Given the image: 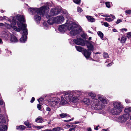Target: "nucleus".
I'll return each instance as SVG.
<instances>
[{
  "label": "nucleus",
  "mask_w": 131,
  "mask_h": 131,
  "mask_svg": "<svg viewBox=\"0 0 131 131\" xmlns=\"http://www.w3.org/2000/svg\"><path fill=\"white\" fill-rule=\"evenodd\" d=\"M26 27V24H24L22 25V28L20 29V31L22 30L23 31L22 37L20 40V42H24L26 40L27 38V35L28 34V32Z\"/></svg>",
  "instance_id": "7"
},
{
  "label": "nucleus",
  "mask_w": 131,
  "mask_h": 131,
  "mask_svg": "<svg viewBox=\"0 0 131 131\" xmlns=\"http://www.w3.org/2000/svg\"><path fill=\"white\" fill-rule=\"evenodd\" d=\"M94 129L96 130H97L98 129V127L97 126L95 128H94Z\"/></svg>",
  "instance_id": "63"
},
{
  "label": "nucleus",
  "mask_w": 131,
  "mask_h": 131,
  "mask_svg": "<svg viewBox=\"0 0 131 131\" xmlns=\"http://www.w3.org/2000/svg\"><path fill=\"white\" fill-rule=\"evenodd\" d=\"M35 98L34 97H32L31 101H30V102L31 103H32L34 102V101H35Z\"/></svg>",
  "instance_id": "46"
},
{
  "label": "nucleus",
  "mask_w": 131,
  "mask_h": 131,
  "mask_svg": "<svg viewBox=\"0 0 131 131\" xmlns=\"http://www.w3.org/2000/svg\"><path fill=\"white\" fill-rule=\"evenodd\" d=\"M88 131H91V128H89Z\"/></svg>",
  "instance_id": "64"
},
{
  "label": "nucleus",
  "mask_w": 131,
  "mask_h": 131,
  "mask_svg": "<svg viewBox=\"0 0 131 131\" xmlns=\"http://www.w3.org/2000/svg\"><path fill=\"white\" fill-rule=\"evenodd\" d=\"M129 116L128 113L124 114L117 118V121L121 123L125 122L128 119Z\"/></svg>",
  "instance_id": "10"
},
{
  "label": "nucleus",
  "mask_w": 131,
  "mask_h": 131,
  "mask_svg": "<svg viewBox=\"0 0 131 131\" xmlns=\"http://www.w3.org/2000/svg\"><path fill=\"white\" fill-rule=\"evenodd\" d=\"M105 20H106L107 21H109V22L111 21H112L113 20L111 18H105Z\"/></svg>",
  "instance_id": "38"
},
{
  "label": "nucleus",
  "mask_w": 131,
  "mask_h": 131,
  "mask_svg": "<svg viewBox=\"0 0 131 131\" xmlns=\"http://www.w3.org/2000/svg\"><path fill=\"white\" fill-rule=\"evenodd\" d=\"M3 19V17H0V20H2Z\"/></svg>",
  "instance_id": "59"
},
{
  "label": "nucleus",
  "mask_w": 131,
  "mask_h": 131,
  "mask_svg": "<svg viewBox=\"0 0 131 131\" xmlns=\"http://www.w3.org/2000/svg\"><path fill=\"white\" fill-rule=\"evenodd\" d=\"M5 24H3L2 23H0V27H5Z\"/></svg>",
  "instance_id": "48"
},
{
  "label": "nucleus",
  "mask_w": 131,
  "mask_h": 131,
  "mask_svg": "<svg viewBox=\"0 0 131 131\" xmlns=\"http://www.w3.org/2000/svg\"><path fill=\"white\" fill-rule=\"evenodd\" d=\"M86 17L88 20L90 22H93L95 21V19L91 16H86Z\"/></svg>",
  "instance_id": "24"
},
{
  "label": "nucleus",
  "mask_w": 131,
  "mask_h": 131,
  "mask_svg": "<svg viewBox=\"0 0 131 131\" xmlns=\"http://www.w3.org/2000/svg\"><path fill=\"white\" fill-rule=\"evenodd\" d=\"M113 107L110 110L111 113L113 115H118L121 113L124 108L122 104L119 102H114L113 103Z\"/></svg>",
  "instance_id": "5"
},
{
  "label": "nucleus",
  "mask_w": 131,
  "mask_h": 131,
  "mask_svg": "<svg viewBox=\"0 0 131 131\" xmlns=\"http://www.w3.org/2000/svg\"><path fill=\"white\" fill-rule=\"evenodd\" d=\"M7 20L10 24L5 23V27L7 29L12 28L17 32L20 31V29L22 28V25L25 21L24 16L19 15L15 17L11 16L10 18H8Z\"/></svg>",
  "instance_id": "1"
},
{
  "label": "nucleus",
  "mask_w": 131,
  "mask_h": 131,
  "mask_svg": "<svg viewBox=\"0 0 131 131\" xmlns=\"http://www.w3.org/2000/svg\"><path fill=\"white\" fill-rule=\"evenodd\" d=\"M83 102L84 103L86 104H90L91 102L89 99L85 98L83 100Z\"/></svg>",
  "instance_id": "21"
},
{
  "label": "nucleus",
  "mask_w": 131,
  "mask_h": 131,
  "mask_svg": "<svg viewBox=\"0 0 131 131\" xmlns=\"http://www.w3.org/2000/svg\"><path fill=\"white\" fill-rule=\"evenodd\" d=\"M60 116L62 118L70 117V116L69 114L66 113L61 114H60Z\"/></svg>",
  "instance_id": "25"
},
{
  "label": "nucleus",
  "mask_w": 131,
  "mask_h": 131,
  "mask_svg": "<svg viewBox=\"0 0 131 131\" xmlns=\"http://www.w3.org/2000/svg\"><path fill=\"white\" fill-rule=\"evenodd\" d=\"M1 34L2 37L7 39H8L9 38L10 35V34L9 32L5 31H2Z\"/></svg>",
  "instance_id": "14"
},
{
  "label": "nucleus",
  "mask_w": 131,
  "mask_h": 131,
  "mask_svg": "<svg viewBox=\"0 0 131 131\" xmlns=\"http://www.w3.org/2000/svg\"><path fill=\"white\" fill-rule=\"evenodd\" d=\"M113 31L114 32H116L117 31L116 29H113Z\"/></svg>",
  "instance_id": "60"
},
{
  "label": "nucleus",
  "mask_w": 131,
  "mask_h": 131,
  "mask_svg": "<svg viewBox=\"0 0 131 131\" xmlns=\"http://www.w3.org/2000/svg\"><path fill=\"white\" fill-rule=\"evenodd\" d=\"M122 21L120 19H118L116 23V24H118Z\"/></svg>",
  "instance_id": "43"
},
{
  "label": "nucleus",
  "mask_w": 131,
  "mask_h": 131,
  "mask_svg": "<svg viewBox=\"0 0 131 131\" xmlns=\"http://www.w3.org/2000/svg\"><path fill=\"white\" fill-rule=\"evenodd\" d=\"M66 126L68 128H70V125H66Z\"/></svg>",
  "instance_id": "57"
},
{
  "label": "nucleus",
  "mask_w": 131,
  "mask_h": 131,
  "mask_svg": "<svg viewBox=\"0 0 131 131\" xmlns=\"http://www.w3.org/2000/svg\"><path fill=\"white\" fill-rule=\"evenodd\" d=\"M112 63H110L109 64H108L107 65V67L110 66L112 65Z\"/></svg>",
  "instance_id": "56"
},
{
  "label": "nucleus",
  "mask_w": 131,
  "mask_h": 131,
  "mask_svg": "<svg viewBox=\"0 0 131 131\" xmlns=\"http://www.w3.org/2000/svg\"><path fill=\"white\" fill-rule=\"evenodd\" d=\"M77 11L79 13H81L82 11L83 10L80 7H78L77 9Z\"/></svg>",
  "instance_id": "36"
},
{
  "label": "nucleus",
  "mask_w": 131,
  "mask_h": 131,
  "mask_svg": "<svg viewBox=\"0 0 131 131\" xmlns=\"http://www.w3.org/2000/svg\"><path fill=\"white\" fill-rule=\"evenodd\" d=\"M86 41L81 38H77L73 40L74 42L77 45L82 46H84L85 44Z\"/></svg>",
  "instance_id": "11"
},
{
  "label": "nucleus",
  "mask_w": 131,
  "mask_h": 131,
  "mask_svg": "<svg viewBox=\"0 0 131 131\" xmlns=\"http://www.w3.org/2000/svg\"><path fill=\"white\" fill-rule=\"evenodd\" d=\"M127 37L129 38L131 37V32H129L127 33Z\"/></svg>",
  "instance_id": "42"
},
{
  "label": "nucleus",
  "mask_w": 131,
  "mask_h": 131,
  "mask_svg": "<svg viewBox=\"0 0 131 131\" xmlns=\"http://www.w3.org/2000/svg\"><path fill=\"white\" fill-rule=\"evenodd\" d=\"M75 48L79 52H81L84 50L82 47L80 46H76Z\"/></svg>",
  "instance_id": "27"
},
{
  "label": "nucleus",
  "mask_w": 131,
  "mask_h": 131,
  "mask_svg": "<svg viewBox=\"0 0 131 131\" xmlns=\"http://www.w3.org/2000/svg\"><path fill=\"white\" fill-rule=\"evenodd\" d=\"M110 15L112 17V18H113L114 19H115V16H114V15H112V14H111Z\"/></svg>",
  "instance_id": "55"
},
{
  "label": "nucleus",
  "mask_w": 131,
  "mask_h": 131,
  "mask_svg": "<svg viewBox=\"0 0 131 131\" xmlns=\"http://www.w3.org/2000/svg\"><path fill=\"white\" fill-rule=\"evenodd\" d=\"M56 24H60L64 21V18L62 16H59L55 17Z\"/></svg>",
  "instance_id": "12"
},
{
  "label": "nucleus",
  "mask_w": 131,
  "mask_h": 131,
  "mask_svg": "<svg viewBox=\"0 0 131 131\" xmlns=\"http://www.w3.org/2000/svg\"><path fill=\"white\" fill-rule=\"evenodd\" d=\"M124 111L125 112L128 113L131 112V107H126L125 108Z\"/></svg>",
  "instance_id": "30"
},
{
  "label": "nucleus",
  "mask_w": 131,
  "mask_h": 131,
  "mask_svg": "<svg viewBox=\"0 0 131 131\" xmlns=\"http://www.w3.org/2000/svg\"><path fill=\"white\" fill-rule=\"evenodd\" d=\"M40 15H39L38 14H36L34 16V18L35 21L36 22H38L40 20L41 17Z\"/></svg>",
  "instance_id": "17"
},
{
  "label": "nucleus",
  "mask_w": 131,
  "mask_h": 131,
  "mask_svg": "<svg viewBox=\"0 0 131 131\" xmlns=\"http://www.w3.org/2000/svg\"><path fill=\"white\" fill-rule=\"evenodd\" d=\"M16 128L18 130H23L25 129V127L23 125H20L17 126Z\"/></svg>",
  "instance_id": "26"
},
{
  "label": "nucleus",
  "mask_w": 131,
  "mask_h": 131,
  "mask_svg": "<svg viewBox=\"0 0 131 131\" xmlns=\"http://www.w3.org/2000/svg\"><path fill=\"white\" fill-rule=\"evenodd\" d=\"M47 22L50 25L56 24L55 17L50 18L48 20Z\"/></svg>",
  "instance_id": "16"
},
{
  "label": "nucleus",
  "mask_w": 131,
  "mask_h": 131,
  "mask_svg": "<svg viewBox=\"0 0 131 131\" xmlns=\"http://www.w3.org/2000/svg\"><path fill=\"white\" fill-rule=\"evenodd\" d=\"M85 44L86 45L89 50H94V47L93 46L95 45V43L94 42H90L88 41H86Z\"/></svg>",
  "instance_id": "13"
},
{
  "label": "nucleus",
  "mask_w": 131,
  "mask_h": 131,
  "mask_svg": "<svg viewBox=\"0 0 131 131\" xmlns=\"http://www.w3.org/2000/svg\"><path fill=\"white\" fill-rule=\"evenodd\" d=\"M97 34L98 36L100 37L101 39H103V34L100 31H99L97 32Z\"/></svg>",
  "instance_id": "29"
},
{
  "label": "nucleus",
  "mask_w": 131,
  "mask_h": 131,
  "mask_svg": "<svg viewBox=\"0 0 131 131\" xmlns=\"http://www.w3.org/2000/svg\"><path fill=\"white\" fill-rule=\"evenodd\" d=\"M51 110V108L49 107H47L46 108V110L47 111L49 112Z\"/></svg>",
  "instance_id": "45"
},
{
  "label": "nucleus",
  "mask_w": 131,
  "mask_h": 131,
  "mask_svg": "<svg viewBox=\"0 0 131 131\" xmlns=\"http://www.w3.org/2000/svg\"><path fill=\"white\" fill-rule=\"evenodd\" d=\"M36 122L37 123H41L43 122V119L41 117L39 116L36 119Z\"/></svg>",
  "instance_id": "23"
},
{
  "label": "nucleus",
  "mask_w": 131,
  "mask_h": 131,
  "mask_svg": "<svg viewBox=\"0 0 131 131\" xmlns=\"http://www.w3.org/2000/svg\"><path fill=\"white\" fill-rule=\"evenodd\" d=\"M10 41L12 42H17L18 40L16 37L13 35H11Z\"/></svg>",
  "instance_id": "20"
},
{
  "label": "nucleus",
  "mask_w": 131,
  "mask_h": 131,
  "mask_svg": "<svg viewBox=\"0 0 131 131\" xmlns=\"http://www.w3.org/2000/svg\"><path fill=\"white\" fill-rule=\"evenodd\" d=\"M42 131H52V130H51V129H47L45 130H42Z\"/></svg>",
  "instance_id": "53"
},
{
  "label": "nucleus",
  "mask_w": 131,
  "mask_h": 131,
  "mask_svg": "<svg viewBox=\"0 0 131 131\" xmlns=\"http://www.w3.org/2000/svg\"><path fill=\"white\" fill-rule=\"evenodd\" d=\"M103 25L106 27H109L110 26L108 24L107 22H104Z\"/></svg>",
  "instance_id": "40"
},
{
  "label": "nucleus",
  "mask_w": 131,
  "mask_h": 131,
  "mask_svg": "<svg viewBox=\"0 0 131 131\" xmlns=\"http://www.w3.org/2000/svg\"><path fill=\"white\" fill-rule=\"evenodd\" d=\"M91 53V51L89 50L85 49L84 50L83 55L87 59L90 57Z\"/></svg>",
  "instance_id": "15"
},
{
  "label": "nucleus",
  "mask_w": 131,
  "mask_h": 131,
  "mask_svg": "<svg viewBox=\"0 0 131 131\" xmlns=\"http://www.w3.org/2000/svg\"><path fill=\"white\" fill-rule=\"evenodd\" d=\"M78 92L76 91H69L64 93V97L68 101L76 105L78 103L79 100V96L75 95Z\"/></svg>",
  "instance_id": "4"
},
{
  "label": "nucleus",
  "mask_w": 131,
  "mask_h": 131,
  "mask_svg": "<svg viewBox=\"0 0 131 131\" xmlns=\"http://www.w3.org/2000/svg\"><path fill=\"white\" fill-rule=\"evenodd\" d=\"M105 4L106 5V6L108 7V8H110V2H106L105 3Z\"/></svg>",
  "instance_id": "37"
},
{
  "label": "nucleus",
  "mask_w": 131,
  "mask_h": 131,
  "mask_svg": "<svg viewBox=\"0 0 131 131\" xmlns=\"http://www.w3.org/2000/svg\"><path fill=\"white\" fill-rule=\"evenodd\" d=\"M37 107L39 110H40L41 108V106L40 105L38 104L37 105Z\"/></svg>",
  "instance_id": "47"
},
{
  "label": "nucleus",
  "mask_w": 131,
  "mask_h": 131,
  "mask_svg": "<svg viewBox=\"0 0 131 131\" xmlns=\"http://www.w3.org/2000/svg\"><path fill=\"white\" fill-rule=\"evenodd\" d=\"M43 99L42 98H40L38 100V101L39 102V103H40V101H42Z\"/></svg>",
  "instance_id": "44"
},
{
  "label": "nucleus",
  "mask_w": 131,
  "mask_h": 131,
  "mask_svg": "<svg viewBox=\"0 0 131 131\" xmlns=\"http://www.w3.org/2000/svg\"><path fill=\"white\" fill-rule=\"evenodd\" d=\"M43 24L44 25H45V26H46V27H47V24H46V22H45L44 23H43Z\"/></svg>",
  "instance_id": "61"
},
{
  "label": "nucleus",
  "mask_w": 131,
  "mask_h": 131,
  "mask_svg": "<svg viewBox=\"0 0 131 131\" xmlns=\"http://www.w3.org/2000/svg\"><path fill=\"white\" fill-rule=\"evenodd\" d=\"M61 9L62 8L60 7L52 8L50 10V15H47L46 16L47 18H48L51 16L57 15L60 12Z\"/></svg>",
  "instance_id": "8"
},
{
  "label": "nucleus",
  "mask_w": 131,
  "mask_h": 131,
  "mask_svg": "<svg viewBox=\"0 0 131 131\" xmlns=\"http://www.w3.org/2000/svg\"><path fill=\"white\" fill-rule=\"evenodd\" d=\"M68 29L71 30L70 33L71 36H74L82 31L80 26L73 21H68L64 24L60 25L59 30L62 32H64Z\"/></svg>",
  "instance_id": "2"
},
{
  "label": "nucleus",
  "mask_w": 131,
  "mask_h": 131,
  "mask_svg": "<svg viewBox=\"0 0 131 131\" xmlns=\"http://www.w3.org/2000/svg\"><path fill=\"white\" fill-rule=\"evenodd\" d=\"M33 127L34 128L37 129V126H33Z\"/></svg>",
  "instance_id": "62"
},
{
  "label": "nucleus",
  "mask_w": 131,
  "mask_h": 131,
  "mask_svg": "<svg viewBox=\"0 0 131 131\" xmlns=\"http://www.w3.org/2000/svg\"><path fill=\"white\" fill-rule=\"evenodd\" d=\"M48 8L47 6H43L39 9L31 8L29 9V11L31 14H37L39 15H42V16H44L45 15Z\"/></svg>",
  "instance_id": "6"
},
{
  "label": "nucleus",
  "mask_w": 131,
  "mask_h": 131,
  "mask_svg": "<svg viewBox=\"0 0 131 131\" xmlns=\"http://www.w3.org/2000/svg\"><path fill=\"white\" fill-rule=\"evenodd\" d=\"M64 95L63 96H62L61 97V101L60 103V105H63L66 104L67 103V102L64 99Z\"/></svg>",
  "instance_id": "18"
},
{
  "label": "nucleus",
  "mask_w": 131,
  "mask_h": 131,
  "mask_svg": "<svg viewBox=\"0 0 131 131\" xmlns=\"http://www.w3.org/2000/svg\"><path fill=\"white\" fill-rule=\"evenodd\" d=\"M126 40V38L125 36H123L122 37L121 40V43H124L125 42Z\"/></svg>",
  "instance_id": "28"
},
{
  "label": "nucleus",
  "mask_w": 131,
  "mask_h": 131,
  "mask_svg": "<svg viewBox=\"0 0 131 131\" xmlns=\"http://www.w3.org/2000/svg\"><path fill=\"white\" fill-rule=\"evenodd\" d=\"M60 99L57 97H51L49 101V104L51 107H54L57 105L59 102Z\"/></svg>",
  "instance_id": "9"
},
{
  "label": "nucleus",
  "mask_w": 131,
  "mask_h": 131,
  "mask_svg": "<svg viewBox=\"0 0 131 131\" xmlns=\"http://www.w3.org/2000/svg\"><path fill=\"white\" fill-rule=\"evenodd\" d=\"M77 125H72V127H73V128H70L69 131H75V129H74V128L76 127Z\"/></svg>",
  "instance_id": "34"
},
{
  "label": "nucleus",
  "mask_w": 131,
  "mask_h": 131,
  "mask_svg": "<svg viewBox=\"0 0 131 131\" xmlns=\"http://www.w3.org/2000/svg\"><path fill=\"white\" fill-rule=\"evenodd\" d=\"M103 56L105 58H107L109 57V56L108 54L106 52L103 53Z\"/></svg>",
  "instance_id": "33"
},
{
  "label": "nucleus",
  "mask_w": 131,
  "mask_h": 131,
  "mask_svg": "<svg viewBox=\"0 0 131 131\" xmlns=\"http://www.w3.org/2000/svg\"><path fill=\"white\" fill-rule=\"evenodd\" d=\"M81 36L83 38H85V35L84 34L82 35Z\"/></svg>",
  "instance_id": "54"
},
{
  "label": "nucleus",
  "mask_w": 131,
  "mask_h": 131,
  "mask_svg": "<svg viewBox=\"0 0 131 131\" xmlns=\"http://www.w3.org/2000/svg\"><path fill=\"white\" fill-rule=\"evenodd\" d=\"M88 95L92 97V102L95 105L97 109L101 110L104 107V105L107 104L108 101L105 97L102 95H99L97 97L96 96V94L93 92H91L88 93Z\"/></svg>",
  "instance_id": "3"
},
{
  "label": "nucleus",
  "mask_w": 131,
  "mask_h": 131,
  "mask_svg": "<svg viewBox=\"0 0 131 131\" xmlns=\"http://www.w3.org/2000/svg\"><path fill=\"white\" fill-rule=\"evenodd\" d=\"M125 12L126 13L130 14H131V10H126Z\"/></svg>",
  "instance_id": "39"
},
{
  "label": "nucleus",
  "mask_w": 131,
  "mask_h": 131,
  "mask_svg": "<svg viewBox=\"0 0 131 131\" xmlns=\"http://www.w3.org/2000/svg\"><path fill=\"white\" fill-rule=\"evenodd\" d=\"M121 30L122 31H127V30L126 29V28H123V29H121Z\"/></svg>",
  "instance_id": "52"
},
{
  "label": "nucleus",
  "mask_w": 131,
  "mask_h": 131,
  "mask_svg": "<svg viewBox=\"0 0 131 131\" xmlns=\"http://www.w3.org/2000/svg\"><path fill=\"white\" fill-rule=\"evenodd\" d=\"M43 127L44 126H37V129H40L43 128Z\"/></svg>",
  "instance_id": "41"
},
{
  "label": "nucleus",
  "mask_w": 131,
  "mask_h": 131,
  "mask_svg": "<svg viewBox=\"0 0 131 131\" xmlns=\"http://www.w3.org/2000/svg\"><path fill=\"white\" fill-rule=\"evenodd\" d=\"M61 129V128L57 127L52 129V130L54 131H59Z\"/></svg>",
  "instance_id": "32"
},
{
  "label": "nucleus",
  "mask_w": 131,
  "mask_h": 131,
  "mask_svg": "<svg viewBox=\"0 0 131 131\" xmlns=\"http://www.w3.org/2000/svg\"><path fill=\"white\" fill-rule=\"evenodd\" d=\"M7 128L6 125H3L0 126V131H5Z\"/></svg>",
  "instance_id": "22"
},
{
  "label": "nucleus",
  "mask_w": 131,
  "mask_h": 131,
  "mask_svg": "<svg viewBox=\"0 0 131 131\" xmlns=\"http://www.w3.org/2000/svg\"><path fill=\"white\" fill-rule=\"evenodd\" d=\"M73 119H74V118H73L71 119H69V120H64V122H66L70 121L73 120Z\"/></svg>",
  "instance_id": "49"
},
{
  "label": "nucleus",
  "mask_w": 131,
  "mask_h": 131,
  "mask_svg": "<svg viewBox=\"0 0 131 131\" xmlns=\"http://www.w3.org/2000/svg\"><path fill=\"white\" fill-rule=\"evenodd\" d=\"M4 102L2 100H0V105H2L3 104Z\"/></svg>",
  "instance_id": "50"
},
{
  "label": "nucleus",
  "mask_w": 131,
  "mask_h": 131,
  "mask_svg": "<svg viewBox=\"0 0 131 131\" xmlns=\"http://www.w3.org/2000/svg\"><path fill=\"white\" fill-rule=\"evenodd\" d=\"M125 102L126 103H129L130 102L129 100L128 99H126L125 100Z\"/></svg>",
  "instance_id": "51"
},
{
  "label": "nucleus",
  "mask_w": 131,
  "mask_h": 131,
  "mask_svg": "<svg viewBox=\"0 0 131 131\" xmlns=\"http://www.w3.org/2000/svg\"><path fill=\"white\" fill-rule=\"evenodd\" d=\"M73 1L77 4H79L81 2V0H73Z\"/></svg>",
  "instance_id": "35"
},
{
  "label": "nucleus",
  "mask_w": 131,
  "mask_h": 131,
  "mask_svg": "<svg viewBox=\"0 0 131 131\" xmlns=\"http://www.w3.org/2000/svg\"><path fill=\"white\" fill-rule=\"evenodd\" d=\"M3 43L2 40L0 38V44H2Z\"/></svg>",
  "instance_id": "58"
},
{
  "label": "nucleus",
  "mask_w": 131,
  "mask_h": 131,
  "mask_svg": "<svg viewBox=\"0 0 131 131\" xmlns=\"http://www.w3.org/2000/svg\"><path fill=\"white\" fill-rule=\"evenodd\" d=\"M6 122L4 116L2 114H0V123H5Z\"/></svg>",
  "instance_id": "19"
},
{
  "label": "nucleus",
  "mask_w": 131,
  "mask_h": 131,
  "mask_svg": "<svg viewBox=\"0 0 131 131\" xmlns=\"http://www.w3.org/2000/svg\"><path fill=\"white\" fill-rule=\"evenodd\" d=\"M24 124L28 127L30 128L31 127L30 124L29 123V122H24Z\"/></svg>",
  "instance_id": "31"
}]
</instances>
